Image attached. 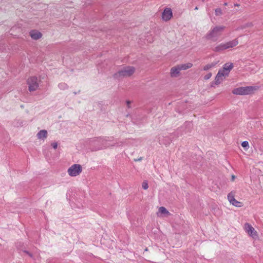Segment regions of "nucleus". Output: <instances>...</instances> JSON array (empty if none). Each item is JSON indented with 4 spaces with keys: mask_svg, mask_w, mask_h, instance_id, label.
Wrapping results in <instances>:
<instances>
[{
    "mask_svg": "<svg viewBox=\"0 0 263 263\" xmlns=\"http://www.w3.org/2000/svg\"><path fill=\"white\" fill-rule=\"evenodd\" d=\"M234 65L232 63H226L222 69H220L215 78L214 82L212 84V86H214V85H218L222 83L223 81L227 77L230 71L233 68Z\"/></svg>",
    "mask_w": 263,
    "mask_h": 263,
    "instance_id": "obj_1",
    "label": "nucleus"
},
{
    "mask_svg": "<svg viewBox=\"0 0 263 263\" xmlns=\"http://www.w3.org/2000/svg\"><path fill=\"white\" fill-rule=\"evenodd\" d=\"M224 26H216L211 28L205 35V39L207 40L216 41L221 35L222 32L225 29Z\"/></svg>",
    "mask_w": 263,
    "mask_h": 263,
    "instance_id": "obj_2",
    "label": "nucleus"
},
{
    "mask_svg": "<svg viewBox=\"0 0 263 263\" xmlns=\"http://www.w3.org/2000/svg\"><path fill=\"white\" fill-rule=\"evenodd\" d=\"M135 70L136 69L134 66H124L115 73L114 77L116 79L130 77L135 72Z\"/></svg>",
    "mask_w": 263,
    "mask_h": 263,
    "instance_id": "obj_3",
    "label": "nucleus"
},
{
    "mask_svg": "<svg viewBox=\"0 0 263 263\" xmlns=\"http://www.w3.org/2000/svg\"><path fill=\"white\" fill-rule=\"evenodd\" d=\"M258 88L259 87L257 86L240 87L234 89L232 93L237 95H248L254 93Z\"/></svg>",
    "mask_w": 263,
    "mask_h": 263,
    "instance_id": "obj_4",
    "label": "nucleus"
},
{
    "mask_svg": "<svg viewBox=\"0 0 263 263\" xmlns=\"http://www.w3.org/2000/svg\"><path fill=\"white\" fill-rule=\"evenodd\" d=\"M82 171V167L80 164H74L72 165L68 170V174L72 177L79 175Z\"/></svg>",
    "mask_w": 263,
    "mask_h": 263,
    "instance_id": "obj_5",
    "label": "nucleus"
},
{
    "mask_svg": "<svg viewBox=\"0 0 263 263\" xmlns=\"http://www.w3.org/2000/svg\"><path fill=\"white\" fill-rule=\"evenodd\" d=\"M27 84L30 91L36 90L39 87L37 78L35 77L29 78L27 80Z\"/></svg>",
    "mask_w": 263,
    "mask_h": 263,
    "instance_id": "obj_6",
    "label": "nucleus"
},
{
    "mask_svg": "<svg viewBox=\"0 0 263 263\" xmlns=\"http://www.w3.org/2000/svg\"><path fill=\"white\" fill-rule=\"evenodd\" d=\"M235 191L231 192L228 195V200L233 205L238 208L242 207L243 206V203L236 200L235 198Z\"/></svg>",
    "mask_w": 263,
    "mask_h": 263,
    "instance_id": "obj_7",
    "label": "nucleus"
},
{
    "mask_svg": "<svg viewBox=\"0 0 263 263\" xmlns=\"http://www.w3.org/2000/svg\"><path fill=\"white\" fill-rule=\"evenodd\" d=\"M173 17L172 10L170 8H165L162 13V20L163 21L167 22L170 21Z\"/></svg>",
    "mask_w": 263,
    "mask_h": 263,
    "instance_id": "obj_8",
    "label": "nucleus"
},
{
    "mask_svg": "<svg viewBox=\"0 0 263 263\" xmlns=\"http://www.w3.org/2000/svg\"><path fill=\"white\" fill-rule=\"evenodd\" d=\"M244 229L249 235L254 238L257 236V233L254 228L249 223H246L244 225Z\"/></svg>",
    "mask_w": 263,
    "mask_h": 263,
    "instance_id": "obj_9",
    "label": "nucleus"
},
{
    "mask_svg": "<svg viewBox=\"0 0 263 263\" xmlns=\"http://www.w3.org/2000/svg\"><path fill=\"white\" fill-rule=\"evenodd\" d=\"M238 43L239 42L238 39H235L233 40L225 43H222V44L224 50H227L236 47L238 45Z\"/></svg>",
    "mask_w": 263,
    "mask_h": 263,
    "instance_id": "obj_10",
    "label": "nucleus"
},
{
    "mask_svg": "<svg viewBox=\"0 0 263 263\" xmlns=\"http://www.w3.org/2000/svg\"><path fill=\"white\" fill-rule=\"evenodd\" d=\"M181 71L179 65H177L171 69L170 74L172 77H177L179 76Z\"/></svg>",
    "mask_w": 263,
    "mask_h": 263,
    "instance_id": "obj_11",
    "label": "nucleus"
},
{
    "mask_svg": "<svg viewBox=\"0 0 263 263\" xmlns=\"http://www.w3.org/2000/svg\"><path fill=\"white\" fill-rule=\"evenodd\" d=\"M29 35L31 36V37L33 40H38L40 39L42 36V34L37 30H31L29 32Z\"/></svg>",
    "mask_w": 263,
    "mask_h": 263,
    "instance_id": "obj_12",
    "label": "nucleus"
},
{
    "mask_svg": "<svg viewBox=\"0 0 263 263\" xmlns=\"http://www.w3.org/2000/svg\"><path fill=\"white\" fill-rule=\"evenodd\" d=\"M159 213L161 215H164L166 216H169L171 215L168 211L163 206H161L159 208L158 214H159Z\"/></svg>",
    "mask_w": 263,
    "mask_h": 263,
    "instance_id": "obj_13",
    "label": "nucleus"
},
{
    "mask_svg": "<svg viewBox=\"0 0 263 263\" xmlns=\"http://www.w3.org/2000/svg\"><path fill=\"white\" fill-rule=\"evenodd\" d=\"M37 138L40 139H45L47 136V132L46 130H41L37 134Z\"/></svg>",
    "mask_w": 263,
    "mask_h": 263,
    "instance_id": "obj_14",
    "label": "nucleus"
},
{
    "mask_svg": "<svg viewBox=\"0 0 263 263\" xmlns=\"http://www.w3.org/2000/svg\"><path fill=\"white\" fill-rule=\"evenodd\" d=\"M178 65L181 70H186L189 68H191L193 66V64L191 63H187L186 64H182Z\"/></svg>",
    "mask_w": 263,
    "mask_h": 263,
    "instance_id": "obj_15",
    "label": "nucleus"
},
{
    "mask_svg": "<svg viewBox=\"0 0 263 263\" xmlns=\"http://www.w3.org/2000/svg\"><path fill=\"white\" fill-rule=\"evenodd\" d=\"M216 65V63H211L210 64H208L207 65H205L203 69L204 70H208L214 67Z\"/></svg>",
    "mask_w": 263,
    "mask_h": 263,
    "instance_id": "obj_16",
    "label": "nucleus"
},
{
    "mask_svg": "<svg viewBox=\"0 0 263 263\" xmlns=\"http://www.w3.org/2000/svg\"><path fill=\"white\" fill-rule=\"evenodd\" d=\"M223 50H224V49L222 43L218 45L214 49V51L215 52H221Z\"/></svg>",
    "mask_w": 263,
    "mask_h": 263,
    "instance_id": "obj_17",
    "label": "nucleus"
},
{
    "mask_svg": "<svg viewBox=\"0 0 263 263\" xmlns=\"http://www.w3.org/2000/svg\"><path fill=\"white\" fill-rule=\"evenodd\" d=\"M241 146L246 151H247L249 147V142L247 141H243L241 143Z\"/></svg>",
    "mask_w": 263,
    "mask_h": 263,
    "instance_id": "obj_18",
    "label": "nucleus"
},
{
    "mask_svg": "<svg viewBox=\"0 0 263 263\" xmlns=\"http://www.w3.org/2000/svg\"><path fill=\"white\" fill-rule=\"evenodd\" d=\"M142 186L144 190H147L148 188V185L147 182L146 181L143 182L142 184Z\"/></svg>",
    "mask_w": 263,
    "mask_h": 263,
    "instance_id": "obj_19",
    "label": "nucleus"
},
{
    "mask_svg": "<svg viewBox=\"0 0 263 263\" xmlns=\"http://www.w3.org/2000/svg\"><path fill=\"white\" fill-rule=\"evenodd\" d=\"M212 77V73L211 72H209L208 73H207L204 77V80H208L211 77Z\"/></svg>",
    "mask_w": 263,
    "mask_h": 263,
    "instance_id": "obj_20",
    "label": "nucleus"
},
{
    "mask_svg": "<svg viewBox=\"0 0 263 263\" xmlns=\"http://www.w3.org/2000/svg\"><path fill=\"white\" fill-rule=\"evenodd\" d=\"M215 13L217 15H219L222 14V11L220 9H216L215 10Z\"/></svg>",
    "mask_w": 263,
    "mask_h": 263,
    "instance_id": "obj_21",
    "label": "nucleus"
},
{
    "mask_svg": "<svg viewBox=\"0 0 263 263\" xmlns=\"http://www.w3.org/2000/svg\"><path fill=\"white\" fill-rule=\"evenodd\" d=\"M52 146H53V147L54 149H56L58 147V144H57V143L54 142V143H52Z\"/></svg>",
    "mask_w": 263,
    "mask_h": 263,
    "instance_id": "obj_22",
    "label": "nucleus"
},
{
    "mask_svg": "<svg viewBox=\"0 0 263 263\" xmlns=\"http://www.w3.org/2000/svg\"><path fill=\"white\" fill-rule=\"evenodd\" d=\"M126 103H127V105L128 107V108H130V104H131V102H130V101H126Z\"/></svg>",
    "mask_w": 263,
    "mask_h": 263,
    "instance_id": "obj_23",
    "label": "nucleus"
},
{
    "mask_svg": "<svg viewBox=\"0 0 263 263\" xmlns=\"http://www.w3.org/2000/svg\"><path fill=\"white\" fill-rule=\"evenodd\" d=\"M235 178V176H234V175H232V180L233 181L234 180Z\"/></svg>",
    "mask_w": 263,
    "mask_h": 263,
    "instance_id": "obj_24",
    "label": "nucleus"
},
{
    "mask_svg": "<svg viewBox=\"0 0 263 263\" xmlns=\"http://www.w3.org/2000/svg\"><path fill=\"white\" fill-rule=\"evenodd\" d=\"M195 9V10H198V7H196Z\"/></svg>",
    "mask_w": 263,
    "mask_h": 263,
    "instance_id": "obj_25",
    "label": "nucleus"
},
{
    "mask_svg": "<svg viewBox=\"0 0 263 263\" xmlns=\"http://www.w3.org/2000/svg\"><path fill=\"white\" fill-rule=\"evenodd\" d=\"M225 6L227 5V3H224V4Z\"/></svg>",
    "mask_w": 263,
    "mask_h": 263,
    "instance_id": "obj_26",
    "label": "nucleus"
}]
</instances>
